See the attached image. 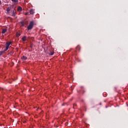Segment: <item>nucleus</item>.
<instances>
[{
	"label": "nucleus",
	"instance_id": "20e7f679",
	"mask_svg": "<svg viewBox=\"0 0 128 128\" xmlns=\"http://www.w3.org/2000/svg\"><path fill=\"white\" fill-rule=\"evenodd\" d=\"M22 40L23 42H26V36H23L22 38Z\"/></svg>",
	"mask_w": 128,
	"mask_h": 128
},
{
	"label": "nucleus",
	"instance_id": "f3484780",
	"mask_svg": "<svg viewBox=\"0 0 128 128\" xmlns=\"http://www.w3.org/2000/svg\"><path fill=\"white\" fill-rule=\"evenodd\" d=\"M24 124H26V121H24L23 122Z\"/></svg>",
	"mask_w": 128,
	"mask_h": 128
},
{
	"label": "nucleus",
	"instance_id": "423d86ee",
	"mask_svg": "<svg viewBox=\"0 0 128 128\" xmlns=\"http://www.w3.org/2000/svg\"><path fill=\"white\" fill-rule=\"evenodd\" d=\"M30 12L31 14H34V10H31Z\"/></svg>",
	"mask_w": 128,
	"mask_h": 128
},
{
	"label": "nucleus",
	"instance_id": "4468645a",
	"mask_svg": "<svg viewBox=\"0 0 128 128\" xmlns=\"http://www.w3.org/2000/svg\"><path fill=\"white\" fill-rule=\"evenodd\" d=\"M53 54H54V52H50V56H53Z\"/></svg>",
	"mask_w": 128,
	"mask_h": 128
},
{
	"label": "nucleus",
	"instance_id": "f8f14e48",
	"mask_svg": "<svg viewBox=\"0 0 128 128\" xmlns=\"http://www.w3.org/2000/svg\"><path fill=\"white\" fill-rule=\"evenodd\" d=\"M10 8L8 7V8H7V12H10Z\"/></svg>",
	"mask_w": 128,
	"mask_h": 128
},
{
	"label": "nucleus",
	"instance_id": "9b49d317",
	"mask_svg": "<svg viewBox=\"0 0 128 128\" xmlns=\"http://www.w3.org/2000/svg\"><path fill=\"white\" fill-rule=\"evenodd\" d=\"M4 51H1V52H0V56H2V54H4Z\"/></svg>",
	"mask_w": 128,
	"mask_h": 128
},
{
	"label": "nucleus",
	"instance_id": "6ab92c4d",
	"mask_svg": "<svg viewBox=\"0 0 128 128\" xmlns=\"http://www.w3.org/2000/svg\"><path fill=\"white\" fill-rule=\"evenodd\" d=\"M30 48H32V45H31L30 46Z\"/></svg>",
	"mask_w": 128,
	"mask_h": 128
},
{
	"label": "nucleus",
	"instance_id": "7ed1b4c3",
	"mask_svg": "<svg viewBox=\"0 0 128 128\" xmlns=\"http://www.w3.org/2000/svg\"><path fill=\"white\" fill-rule=\"evenodd\" d=\"M18 12H22V7L19 6L18 8Z\"/></svg>",
	"mask_w": 128,
	"mask_h": 128
},
{
	"label": "nucleus",
	"instance_id": "6e6552de",
	"mask_svg": "<svg viewBox=\"0 0 128 128\" xmlns=\"http://www.w3.org/2000/svg\"><path fill=\"white\" fill-rule=\"evenodd\" d=\"M12 2H18V0H12Z\"/></svg>",
	"mask_w": 128,
	"mask_h": 128
},
{
	"label": "nucleus",
	"instance_id": "f03ea898",
	"mask_svg": "<svg viewBox=\"0 0 128 128\" xmlns=\"http://www.w3.org/2000/svg\"><path fill=\"white\" fill-rule=\"evenodd\" d=\"M12 44V42H8L6 43V46L9 48L10 46Z\"/></svg>",
	"mask_w": 128,
	"mask_h": 128
},
{
	"label": "nucleus",
	"instance_id": "a211bd4d",
	"mask_svg": "<svg viewBox=\"0 0 128 128\" xmlns=\"http://www.w3.org/2000/svg\"><path fill=\"white\" fill-rule=\"evenodd\" d=\"M0 4H2V1L0 0Z\"/></svg>",
	"mask_w": 128,
	"mask_h": 128
},
{
	"label": "nucleus",
	"instance_id": "0eeeda50",
	"mask_svg": "<svg viewBox=\"0 0 128 128\" xmlns=\"http://www.w3.org/2000/svg\"><path fill=\"white\" fill-rule=\"evenodd\" d=\"M20 36V34L19 32H17V33L16 34V36L17 38H19Z\"/></svg>",
	"mask_w": 128,
	"mask_h": 128
},
{
	"label": "nucleus",
	"instance_id": "9d476101",
	"mask_svg": "<svg viewBox=\"0 0 128 128\" xmlns=\"http://www.w3.org/2000/svg\"><path fill=\"white\" fill-rule=\"evenodd\" d=\"M8 50V47H7L6 46V48L5 50H4V52H6V50Z\"/></svg>",
	"mask_w": 128,
	"mask_h": 128
},
{
	"label": "nucleus",
	"instance_id": "1a4fd4ad",
	"mask_svg": "<svg viewBox=\"0 0 128 128\" xmlns=\"http://www.w3.org/2000/svg\"><path fill=\"white\" fill-rule=\"evenodd\" d=\"M2 32H6V28L3 29Z\"/></svg>",
	"mask_w": 128,
	"mask_h": 128
},
{
	"label": "nucleus",
	"instance_id": "2eb2a0df",
	"mask_svg": "<svg viewBox=\"0 0 128 128\" xmlns=\"http://www.w3.org/2000/svg\"><path fill=\"white\" fill-rule=\"evenodd\" d=\"M21 24H22V26H24V22H21Z\"/></svg>",
	"mask_w": 128,
	"mask_h": 128
},
{
	"label": "nucleus",
	"instance_id": "39448f33",
	"mask_svg": "<svg viewBox=\"0 0 128 128\" xmlns=\"http://www.w3.org/2000/svg\"><path fill=\"white\" fill-rule=\"evenodd\" d=\"M22 58L23 60H27L28 59V58L26 56H22Z\"/></svg>",
	"mask_w": 128,
	"mask_h": 128
},
{
	"label": "nucleus",
	"instance_id": "f257e3e1",
	"mask_svg": "<svg viewBox=\"0 0 128 128\" xmlns=\"http://www.w3.org/2000/svg\"><path fill=\"white\" fill-rule=\"evenodd\" d=\"M32 28H34V22H31L29 24L28 26V30H32Z\"/></svg>",
	"mask_w": 128,
	"mask_h": 128
},
{
	"label": "nucleus",
	"instance_id": "dca6fc26",
	"mask_svg": "<svg viewBox=\"0 0 128 128\" xmlns=\"http://www.w3.org/2000/svg\"><path fill=\"white\" fill-rule=\"evenodd\" d=\"M25 14H26V16H28V12H27V13H26Z\"/></svg>",
	"mask_w": 128,
	"mask_h": 128
},
{
	"label": "nucleus",
	"instance_id": "ddd939ff",
	"mask_svg": "<svg viewBox=\"0 0 128 128\" xmlns=\"http://www.w3.org/2000/svg\"><path fill=\"white\" fill-rule=\"evenodd\" d=\"M12 16H16V12H13Z\"/></svg>",
	"mask_w": 128,
	"mask_h": 128
}]
</instances>
